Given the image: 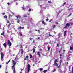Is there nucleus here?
Listing matches in <instances>:
<instances>
[{"mask_svg": "<svg viewBox=\"0 0 73 73\" xmlns=\"http://www.w3.org/2000/svg\"><path fill=\"white\" fill-rule=\"evenodd\" d=\"M72 24H73V23L72 22H69V23H67L66 25L64 27V28H65V29H66L67 27H69L70 26V25H71Z\"/></svg>", "mask_w": 73, "mask_h": 73, "instance_id": "1", "label": "nucleus"}, {"mask_svg": "<svg viewBox=\"0 0 73 73\" xmlns=\"http://www.w3.org/2000/svg\"><path fill=\"white\" fill-rule=\"evenodd\" d=\"M60 65L59 66H58H58H56L58 68H60L61 67V62H62V58L60 57Z\"/></svg>", "mask_w": 73, "mask_h": 73, "instance_id": "2", "label": "nucleus"}, {"mask_svg": "<svg viewBox=\"0 0 73 73\" xmlns=\"http://www.w3.org/2000/svg\"><path fill=\"white\" fill-rule=\"evenodd\" d=\"M58 62L57 59H56L54 61V66H58V64H57Z\"/></svg>", "mask_w": 73, "mask_h": 73, "instance_id": "3", "label": "nucleus"}, {"mask_svg": "<svg viewBox=\"0 0 73 73\" xmlns=\"http://www.w3.org/2000/svg\"><path fill=\"white\" fill-rule=\"evenodd\" d=\"M7 45L9 46V48H10V46L12 45V43L10 42V40H8Z\"/></svg>", "mask_w": 73, "mask_h": 73, "instance_id": "4", "label": "nucleus"}, {"mask_svg": "<svg viewBox=\"0 0 73 73\" xmlns=\"http://www.w3.org/2000/svg\"><path fill=\"white\" fill-rule=\"evenodd\" d=\"M1 60H3L4 56V54L2 52H1Z\"/></svg>", "mask_w": 73, "mask_h": 73, "instance_id": "5", "label": "nucleus"}, {"mask_svg": "<svg viewBox=\"0 0 73 73\" xmlns=\"http://www.w3.org/2000/svg\"><path fill=\"white\" fill-rule=\"evenodd\" d=\"M27 67H28V72H29L30 69H31V68L30 67V64H28L27 66Z\"/></svg>", "mask_w": 73, "mask_h": 73, "instance_id": "6", "label": "nucleus"}, {"mask_svg": "<svg viewBox=\"0 0 73 73\" xmlns=\"http://www.w3.org/2000/svg\"><path fill=\"white\" fill-rule=\"evenodd\" d=\"M3 46H4L5 48L6 47H7V44H6V43H5L3 44Z\"/></svg>", "mask_w": 73, "mask_h": 73, "instance_id": "7", "label": "nucleus"}, {"mask_svg": "<svg viewBox=\"0 0 73 73\" xmlns=\"http://www.w3.org/2000/svg\"><path fill=\"white\" fill-rule=\"evenodd\" d=\"M66 31H65L64 33V36H65V35H66Z\"/></svg>", "mask_w": 73, "mask_h": 73, "instance_id": "8", "label": "nucleus"}, {"mask_svg": "<svg viewBox=\"0 0 73 73\" xmlns=\"http://www.w3.org/2000/svg\"><path fill=\"white\" fill-rule=\"evenodd\" d=\"M12 62H13V65H16V63L15 62V61L13 60H12Z\"/></svg>", "mask_w": 73, "mask_h": 73, "instance_id": "9", "label": "nucleus"}, {"mask_svg": "<svg viewBox=\"0 0 73 73\" xmlns=\"http://www.w3.org/2000/svg\"><path fill=\"white\" fill-rule=\"evenodd\" d=\"M16 17H17V19H19V18H21V16H20V15H18Z\"/></svg>", "mask_w": 73, "mask_h": 73, "instance_id": "10", "label": "nucleus"}, {"mask_svg": "<svg viewBox=\"0 0 73 73\" xmlns=\"http://www.w3.org/2000/svg\"><path fill=\"white\" fill-rule=\"evenodd\" d=\"M37 53L38 54L39 57H41V55H40V52H37Z\"/></svg>", "mask_w": 73, "mask_h": 73, "instance_id": "11", "label": "nucleus"}, {"mask_svg": "<svg viewBox=\"0 0 73 73\" xmlns=\"http://www.w3.org/2000/svg\"><path fill=\"white\" fill-rule=\"evenodd\" d=\"M1 35H2V36H4V32H3V33L1 34Z\"/></svg>", "mask_w": 73, "mask_h": 73, "instance_id": "12", "label": "nucleus"}, {"mask_svg": "<svg viewBox=\"0 0 73 73\" xmlns=\"http://www.w3.org/2000/svg\"><path fill=\"white\" fill-rule=\"evenodd\" d=\"M42 22L43 24H44V25H46V23H45V22H44V21H42Z\"/></svg>", "mask_w": 73, "mask_h": 73, "instance_id": "13", "label": "nucleus"}, {"mask_svg": "<svg viewBox=\"0 0 73 73\" xmlns=\"http://www.w3.org/2000/svg\"><path fill=\"white\" fill-rule=\"evenodd\" d=\"M12 15H11L9 14V19H10V17H12Z\"/></svg>", "mask_w": 73, "mask_h": 73, "instance_id": "14", "label": "nucleus"}, {"mask_svg": "<svg viewBox=\"0 0 73 73\" xmlns=\"http://www.w3.org/2000/svg\"><path fill=\"white\" fill-rule=\"evenodd\" d=\"M13 72L14 73H16V70H15V68H14V70H13Z\"/></svg>", "mask_w": 73, "mask_h": 73, "instance_id": "15", "label": "nucleus"}, {"mask_svg": "<svg viewBox=\"0 0 73 73\" xmlns=\"http://www.w3.org/2000/svg\"><path fill=\"white\" fill-rule=\"evenodd\" d=\"M70 50H72L73 49V48L72 46H70Z\"/></svg>", "mask_w": 73, "mask_h": 73, "instance_id": "16", "label": "nucleus"}, {"mask_svg": "<svg viewBox=\"0 0 73 73\" xmlns=\"http://www.w3.org/2000/svg\"><path fill=\"white\" fill-rule=\"evenodd\" d=\"M33 53H35V49L33 48Z\"/></svg>", "mask_w": 73, "mask_h": 73, "instance_id": "17", "label": "nucleus"}, {"mask_svg": "<svg viewBox=\"0 0 73 73\" xmlns=\"http://www.w3.org/2000/svg\"><path fill=\"white\" fill-rule=\"evenodd\" d=\"M24 17H27V15L26 14H24L23 16Z\"/></svg>", "mask_w": 73, "mask_h": 73, "instance_id": "18", "label": "nucleus"}, {"mask_svg": "<svg viewBox=\"0 0 73 73\" xmlns=\"http://www.w3.org/2000/svg\"><path fill=\"white\" fill-rule=\"evenodd\" d=\"M21 26H20V27H18V28L17 29H18V30H19V29H21Z\"/></svg>", "mask_w": 73, "mask_h": 73, "instance_id": "19", "label": "nucleus"}, {"mask_svg": "<svg viewBox=\"0 0 73 73\" xmlns=\"http://www.w3.org/2000/svg\"><path fill=\"white\" fill-rule=\"evenodd\" d=\"M15 65L13 64V66H12V69H13V68L15 67Z\"/></svg>", "mask_w": 73, "mask_h": 73, "instance_id": "20", "label": "nucleus"}, {"mask_svg": "<svg viewBox=\"0 0 73 73\" xmlns=\"http://www.w3.org/2000/svg\"><path fill=\"white\" fill-rule=\"evenodd\" d=\"M10 26H11V23H10V24L9 25L7 26L8 28H9V27H10Z\"/></svg>", "mask_w": 73, "mask_h": 73, "instance_id": "21", "label": "nucleus"}, {"mask_svg": "<svg viewBox=\"0 0 73 73\" xmlns=\"http://www.w3.org/2000/svg\"><path fill=\"white\" fill-rule=\"evenodd\" d=\"M56 25H54L53 26V28H52V29H54V28H56Z\"/></svg>", "mask_w": 73, "mask_h": 73, "instance_id": "22", "label": "nucleus"}, {"mask_svg": "<svg viewBox=\"0 0 73 73\" xmlns=\"http://www.w3.org/2000/svg\"><path fill=\"white\" fill-rule=\"evenodd\" d=\"M53 72H54L55 71H56V69H54L52 70Z\"/></svg>", "mask_w": 73, "mask_h": 73, "instance_id": "23", "label": "nucleus"}, {"mask_svg": "<svg viewBox=\"0 0 73 73\" xmlns=\"http://www.w3.org/2000/svg\"><path fill=\"white\" fill-rule=\"evenodd\" d=\"M49 37H53V36H52V35L50 34H49Z\"/></svg>", "mask_w": 73, "mask_h": 73, "instance_id": "24", "label": "nucleus"}, {"mask_svg": "<svg viewBox=\"0 0 73 73\" xmlns=\"http://www.w3.org/2000/svg\"><path fill=\"white\" fill-rule=\"evenodd\" d=\"M47 70H45L43 71L44 73H46L47 72Z\"/></svg>", "mask_w": 73, "mask_h": 73, "instance_id": "25", "label": "nucleus"}, {"mask_svg": "<svg viewBox=\"0 0 73 73\" xmlns=\"http://www.w3.org/2000/svg\"><path fill=\"white\" fill-rule=\"evenodd\" d=\"M68 53L69 54L70 53H72V51H69Z\"/></svg>", "mask_w": 73, "mask_h": 73, "instance_id": "26", "label": "nucleus"}, {"mask_svg": "<svg viewBox=\"0 0 73 73\" xmlns=\"http://www.w3.org/2000/svg\"><path fill=\"white\" fill-rule=\"evenodd\" d=\"M32 55H30V58H32Z\"/></svg>", "mask_w": 73, "mask_h": 73, "instance_id": "27", "label": "nucleus"}, {"mask_svg": "<svg viewBox=\"0 0 73 73\" xmlns=\"http://www.w3.org/2000/svg\"><path fill=\"white\" fill-rule=\"evenodd\" d=\"M4 18L5 19H7V16L6 15H5V16H4Z\"/></svg>", "mask_w": 73, "mask_h": 73, "instance_id": "28", "label": "nucleus"}, {"mask_svg": "<svg viewBox=\"0 0 73 73\" xmlns=\"http://www.w3.org/2000/svg\"><path fill=\"white\" fill-rule=\"evenodd\" d=\"M20 20L18 19L17 21V23H19V22H20Z\"/></svg>", "mask_w": 73, "mask_h": 73, "instance_id": "29", "label": "nucleus"}, {"mask_svg": "<svg viewBox=\"0 0 73 73\" xmlns=\"http://www.w3.org/2000/svg\"><path fill=\"white\" fill-rule=\"evenodd\" d=\"M59 72H62V70L61 69H59Z\"/></svg>", "mask_w": 73, "mask_h": 73, "instance_id": "30", "label": "nucleus"}, {"mask_svg": "<svg viewBox=\"0 0 73 73\" xmlns=\"http://www.w3.org/2000/svg\"><path fill=\"white\" fill-rule=\"evenodd\" d=\"M61 35V33H58V36H60V35Z\"/></svg>", "mask_w": 73, "mask_h": 73, "instance_id": "31", "label": "nucleus"}, {"mask_svg": "<svg viewBox=\"0 0 73 73\" xmlns=\"http://www.w3.org/2000/svg\"><path fill=\"white\" fill-rule=\"evenodd\" d=\"M9 62H10V60H9L8 62H6V64H8V63H9Z\"/></svg>", "mask_w": 73, "mask_h": 73, "instance_id": "32", "label": "nucleus"}, {"mask_svg": "<svg viewBox=\"0 0 73 73\" xmlns=\"http://www.w3.org/2000/svg\"><path fill=\"white\" fill-rule=\"evenodd\" d=\"M40 70H41V71L42 70H43V68H40Z\"/></svg>", "mask_w": 73, "mask_h": 73, "instance_id": "33", "label": "nucleus"}, {"mask_svg": "<svg viewBox=\"0 0 73 73\" xmlns=\"http://www.w3.org/2000/svg\"><path fill=\"white\" fill-rule=\"evenodd\" d=\"M30 39L31 41H32V40H33V38H30Z\"/></svg>", "mask_w": 73, "mask_h": 73, "instance_id": "34", "label": "nucleus"}, {"mask_svg": "<svg viewBox=\"0 0 73 73\" xmlns=\"http://www.w3.org/2000/svg\"><path fill=\"white\" fill-rule=\"evenodd\" d=\"M50 49V47L48 48V51H49V50Z\"/></svg>", "mask_w": 73, "mask_h": 73, "instance_id": "35", "label": "nucleus"}, {"mask_svg": "<svg viewBox=\"0 0 73 73\" xmlns=\"http://www.w3.org/2000/svg\"><path fill=\"white\" fill-rule=\"evenodd\" d=\"M7 23H9V21L8 20H7Z\"/></svg>", "mask_w": 73, "mask_h": 73, "instance_id": "36", "label": "nucleus"}, {"mask_svg": "<svg viewBox=\"0 0 73 73\" xmlns=\"http://www.w3.org/2000/svg\"><path fill=\"white\" fill-rule=\"evenodd\" d=\"M48 3H52L51 1H49L48 2Z\"/></svg>", "mask_w": 73, "mask_h": 73, "instance_id": "37", "label": "nucleus"}, {"mask_svg": "<svg viewBox=\"0 0 73 73\" xmlns=\"http://www.w3.org/2000/svg\"><path fill=\"white\" fill-rule=\"evenodd\" d=\"M20 36H23V34H21V33H20Z\"/></svg>", "mask_w": 73, "mask_h": 73, "instance_id": "38", "label": "nucleus"}, {"mask_svg": "<svg viewBox=\"0 0 73 73\" xmlns=\"http://www.w3.org/2000/svg\"><path fill=\"white\" fill-rule=\"evenodd\" d=\"M24 27H21V29H24Z\"/></svg>", "mask_w": 73, "mask_h": 73, "instance_id": "39", "label": "nucleus"}, {"mask_svg": "<svg viewBox=\"0 0 73 73\" xmlns=\"http://www.w3.org/2000/svg\"><path fill=\"white\" fill-rule=\"evenodd\" d=\"M52 19H51V20H50V21H49V23H50V22H51V21H52Z\"/></svg>", "mask_w": 73, "mask_h": 73, "instance_id": "40", "label": "nucleus"}, {"mask_svg": "<svg viewBox=\"0 0 73 73\" xmlns=\"http://www.w3.org/2000/svg\"><path fill=\"white\" fill-rule=\"evenodd\" d=\"M23 8V10H25V8H24V7H22Z\"/></svg>", "mask_w": 73, "mask_h": 73, "instance_id": "41", "label": "nucleus"}, {"mask_svg": "<svg viewBox=\"0 0 73 73\" xmlns=\"http://www.w3.org/2000/svg\"><path fill=\"white\" fill-rule=\"evenodd\" d=\"M5 14V13H3V14H2V15H3H3H4Z\"/></svg>", "mask_w": 73, "mask_h": 73, "instance_id": "42", "label": "nucleus"}, {"mask_svg": "<svg viewBox=\"0 0 73 73\" xmlns=\"http://www.w3.org/2000/svg\"><path fill=\"white\" fill-rule=\"evenodd\" d=\"M7 4H8V5L10 4V3H7Z\"/></svg>", "mask_w": 73, "mask_h": 73, "instance_id": "43", "label": "nucleus"}, {"mask_svg": "<svg viewBox=\"0 0 73 73\" xmlns=\"http://www.w3.org/2000/svg\"><path fill=\"white\" fill-rule=\"evenodd\" d=\"M21 48H22V45H21V47H20V48L21 49Z\"/></svg>", "mask_w": 73, "mask_h": 73, "instance_id": "44", "label": "nucleus"}, {"mask_svg": "<svg viewBox=\"0 0 73 73\" xmlns=\"http://www.w3.org/2000/svg\"><path fill=\"white\" fill-rule=\"evenodd\" d=\"M71 15H72V13H71L70 14H69V15H68V16H70Z\"/></svg>", "mask_w": 73, "mask_h": 73, "instance_id": "45", "label": "nucleus"}, {"mask_svg": "<svg viewBox=\"0 0 73 73\" xmlns=\"http://www.w3.org/2000/svg\"><path fill=\"white\" fill-rule=\"evenodd\" d=\"M59 13H61V11L60 10L59 11Z\"/></svg>", "mask_w": 73, "mask_h": 73, "instance_id": "46", "label": "nucleus"}, {"mask_svg": "<svg viewBox=\"0 0 73 73\" xmlns=\"http://www.w3.org/2000/svg\"><path fill=\"white\" fill-rule=\"evenodd\" d=\"M21 52H23V49H21Z\"/></svg>", "mask_w": 73, "mask_h": 73, "instance_id": "47", "label": "nucleus"}, {"mask_svg": "<svg viewBox=\"0 0 73 73\" xmlns=\"http://www.w3.org/2000/svg\"><path fill=\"white\" fill-rule=\"evenodd\" d=\"M48 20H49V19H46V21H48Z\"/></svg>", "mask_w": 73, "mask_h": 73, "instance_id": "48", "label": "nucleus"}, {"mask_svg": "<svg viewBox=\"0 0 73 73\" xmlns=\"http://www.w3.org/2000/svg\"><path fill=\"white\" fill-rule=\"evenodd\" d=\"M66 4V2L64 3H63V4Z\"/></svg>", "mask_w": 73, "mask_h": 73, "instance_id": "49", "label": "nucleus"}, {"mask_svg": "<svg viewBox=\"0 0 73 73\" xmlns=\"http://www.w3.org/2000/svg\"><path fill=\"white\" fill-rule=\"evenodd\" d=\"M56 24H58V23L57 22H55Z\"/></svg>", "mask_w": 73, "mask_h": 73, "instance_id": "50", "label": "nucleus"}, {"mask_svg": "<svg viewBox=\"0 0 73 73\" xmlns=\"http://www.w3.org/2000/svg\"><path fill=\"white\" fill-rule=\"evenodd\" d=\"M31 11V9H29V12Z\"/></svg>", "mask_w": 73, "mask_h": 73, "instance_id": "51", "label": "nucleus"}, {"mask_svg": "<svg viewBox=\"0 0 73 73\" xmlns=\"http://www.w3.org/2000/svg\"><path fill=\"white\" fill-rule=\"evenodd\" d=\"M26 58H28V56L27 55L26 56Z\"/></svg>", "mask_w": 73, "mask_h": 73, "instance_id": "52", "label": "nucleus"}, {"mask_svg": "<svg viewBox=\"0 0 73 73\" xmlns=\"http://www.w3.org/2000/svg\"><path fill=\"white\" fill-rule=\"evenodd\" d=\"M24 60H27V59L25 58Z\"/></svg>", "mask_w": 73, "mask_h": 73, "instance_id": "53", "label": "nucleus"}, {"mask_svg": "<svg viewBox=\"0 0 73 73\" xmlns=\"http://www.w3.org/2000/svg\"><path fill=\"white\" fill-rule=\"evenodd\" d=\"M2 66H1V65H0V68H1L2 67Z\"/></svg>", "mask_w": 73, "mask_h": 73, "instance_id": "54", "label": "nucleus"}, {"mask_svg": "<svg viewBox=\"0 0 73 73\" xmlns=\"http://www.w3.org/2000/svg\"><path fill=\"white\" fill-rule=\"evenodd\" d=\"M29 32V33H31V32H32V31H30Z\"/></svg>", "mask_w": 73, "mask_h": 73, "instance_id": "55", "label": "nucleus"}, {"mask_svg": "<svg viewBox=\"0 0 73 73\" xmlns=\"http://www.w3.org/2000/svg\"><path fill=\"white\" fill-rule=\"evenodd\" d=\"M71 68L70 67V66H69V69H70Z\"/></svg>", "mask_w": 73, "mask_h": 73, "instance_id": "56", "label": "nucleus"}, {"mask_svg": "<svg viewBox=\"0 0 73 73\" xmlns=\"http://www.w3.org/2000/svg\"><path fill=\"white\" fill-rule=\"evenodd\" d=\"M34 42H35V40H34L33 41V44L34 43Z\"/></svg>", "mask_w": 73, "mask_h": 73, "instance_id": "57", "label": "nucleus"}, {"mask_svg": "<svg viewBox=\"0 0 73 73\" xmlns=\"http://www.w3.org/2000/svg\"><path fill=\"white\" fill-rule=\"evenodd\" d=\"M38 39H40V37H38Z\"/></svg>", "mask_w": 73, "mask_h": 73, "instance_id": "58", "label": "nucleus"}, {"mask_svg": "<svg viewBox=\"0 0 73 73\" xmlns=\"http://www.w3.org/2000/svg\"><path fill=\"white\" fill-rule=\"evenodd\" d=\"M34 73H37V72H34Z\"/></svg>", "mask_w": 73, "mask_h": 73, "instance_id": "59", "label": "nucleus"}, {"mask_svg": "<svg viewBox=\"0 0 73 73\" xmlns=\"http://www.w3.org/2000/svg\"><path fill=\"white\" fill-rule=\"evenodd\" d=\"M61 50H62V48L60 50V51H61Z\"/></svg>", "mask_w": 73, "mask_h": 73, "instance_id": "60", "label": "nucleus"}, {"mask_svg": "<svg viewBox=\"0 0 73 73\" xmlns=\"http://www.w3.org/2000/svg\"><path fill=\"white\" fill-rule=\"evenodd\" d=\"M59 45H58V44L57 45V47H58V46Z\"/></svg>", "mask_w": 73, "mask_h": 73, "instance_id": "61", "label": "nucleus"}, {"mask_svg": "<svg viewBox=\"0 0 73 73\" xmlns=\"http://www.w3.org/2000/svg\"><path fill=\"white\" fill-rule=\"evenodd\" d=\"M61 56H62V55H61V54H60V57H61Z\"/></svg>", "mask_w": 73, "mask_h": 73, "instance_id": "62", "label": "nucleus"}, {"mask_svg": "<svg viewBox=\"0 0 73 73\" xmlns=\"http://www.w3.org/2000/svg\"><path fill=\"white\" fill-rule=\"evenodd\" d=\"M67 65H68V62H67Z\"/></svg>", "mask_w": 73, "mask_h": 73, "instance_id": "63", "label": "nucleus"}, {"mask_svg": "<svg viewBox=\"0 0 73 73\" xmlns=\"http://www.w3.org/2000/svg\"><path fill=\"white\" fill-rule=\"evenodd\" d=\"M3 30H4V28H3Z\"/></svg>", "mask_w": 73, "mask_h": 73, "instance_id": "64", "label": "nucleus"}]
</instances>
